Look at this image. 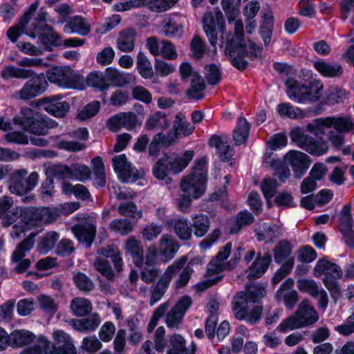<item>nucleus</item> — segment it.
Listing matches in <instances>:
<instances>
[{
	"mask_svg": "<svg viewBox=\"0 0 354 354\" xmlns=\"http://www.w3.org/2000/svg\"><path fill=\"white\" fill-rule=\"evenodd\" d=\"M319 315L308 299L303 300L292 316L284 319L277 328L282 333L311 325L317 322Z\"/></svg>",
	"mask_w": 354,
	"mask_h": 354,
	"instance_id": "obj_7",
	"label": "nucleus"
},
{
	"mask_svg": "<svg viewBox=\"0 0 354 354\" xmlns=\"http://www.w3.org/2000/svg\"><path fill=\"white\" fill-rule=\"evenodd\" d=\"M291 140L297 147L305 150L313 156H322L328 150L326 142L322 140H315L309 135L305 133L301 127L294 128L290 133Z\"/></svg>",
	"mask_w": 354,
	"mask_h": 354,
	"instance_id": "obj_12",
	"label": "nucleus"
},
{
	"mask_svg": "<svg viewBox=\"0 0 354 354\" xmlns=\"http://www.w3.org/2000/svg\"><path fill=\"white\" fill-rule=\"evenodd\" d=\"M20 113L21 115L14 117L13 122L30 133L44 136L53 127L52 120L30 108H22Z\"/></svg>",
	"mask_w": 354,
	"mask_h": 354,
	"instance_id": "obj_6",
	"label": "nucleus"
},
{
	"mask_svg": "<svg viewBox=\"0 0 354 354\" xmlns=\"http://www.w3.org/2000/svg\"><path fill=\"white\" fill-rule=\"evenodd\" d=\"M59 238L58 233L55 232H47L38 243V250L41 253H47L54 248Z\"/></svg>",
	"mask_w": 354,
	"mask_h": 354,
	"instance_id": "obj_55",
	"label": "nucleus"
},
{
	"mask_svg": "<svg viewBox=\"0 0 354 354\" xmlns=\"http://www.w3.org/2000/svg\"><path fill=\"white\" fill-rule=\"evenodd\" d=\"M221 43H225V53L232 64L239 70L246 68L245 56L254 57L260 51L252 41H245L243 38V25L241 20L235 21L234 33L224 32L222 27Z\"/></svg>",
	"mask_w": 354,
	"mask_h": 354,
	"instance_id": "obj_1",
	"label": "nucleus"
},
{
	"mask_svg": "<svg viewBox=\"0 0 354 354\" xmlns=\"http://www.w3.org/2000/svg\"><path fill=\"white\" fill-rule=\"evenodd\" d=\"M136 35V31L133 29L121 31L117 39V48L124 53L133 51L135 47Z\"/></svg>",
	"mask_w": 354,
	"mask_h": 354,
	"instance_id": "obj_39",
	"label": "nucleus"
},
{
	"mask_svg": "<svg viewBox=\"0 0 354 354\" xmlns=\"http://www.w3.org/2000/svg\"><path fill=\"white\" fill-rule=\"evenodd\" d=\"M136 68L139 74L145 79H150L153 75V71L149 60L141 51L137 55Z\"/></svg>",
	"mask_w": 354,
	"mask_h": 354,
	"instance_id": "obj_50",
	"label": "nucleus"
},
{
	"mask_svg": "<svg viewBox=\"0 0 354 354\" xmlns=\"http://www.w3.org/2000/svg\"><path fill=\"white\" fill-rule=\"evenodd\" d=\"M286 94L292 101L301 104L315 103L320 99L323 84L319 80H312L308 85L299 83L297 80L288 78L285 82Z\"/></svg>",
	"mask_w": 354,
	"mask_h": 354,
	"instance_id": "obj_3",
	"label": "nucleus"
},
{
	"mask_svg": "<svg viewBox=\"0 0 354 354\" xmlns=\"http://www.w3.org/2000/svg\"><path fill=\"white\" fill-rule=\"evenodd\" d=\"M33 71L8 65L6 66L1 71V75L4 80L11 78L28 79L32 77Z\"/></svg>",
	"mask_w": 354,
	"mask_h": 354,
	"instance_id": "obj_47",
	"label": "nucleus"
},
{
	"mask_svg": "<svg viewBox=\"0 0 354 354\" xmlns=\"http://www.w3.org/2000/svg\"><path fill=\"white\" fill-rule=\"evenodd\" d=\"M47 78L50 82L62 87L79 90L85 88L84 77L75 74L70 68H54L48 72Z\"/></svg>",
	"mask_w": 354,
	"mask_h": 354,
	"instance_id": "obj_13",
	"label": "nucleus"
},
{
	"mask_svg": "<svg viewBox=\"0 0 354 354\" xmlns=\"http://www.w3.org/2000/svg\"><path fill=\"white\" fill-rule=\"evenodd\" d=\"M65 33H77L81 36H86L91 32V25L88 21L82 16H75L69 19L63 28Z\"/></svg>",
	"mask_w": 354,
	"mask_h": 354,
	"instance_id": "obj_27",
	"label": "nucleus"
},
{
	"mask_svg": "<svg viewBox=\"0 0 354 354\" xmlns=\"http://www.w3.org/2000/svg\"><path fill=\"white\" fill-rule=\"evenodd\" d=\"M178 0H134L115 4L117 11L129 10L133 8L147 6L153 12H165L172 8Z\"/></svg>",
	"mask_w": 354,
	"mask_h": 354,
	"instance_id": "obj_15",
	"label": "nucleus"
},
{
	"mask_svg": "<svg viewBox=\"0 0 354 354\" xmlns=\"http://www.w3.org/2000/svg\"><path fill=\"white\" fill-rule=\"evenodd\" d=\"M330 127H333L339 133L354 132V122L350 117L320 118L308 123L306 125V130L316 136H319L324 134V129Z\"/></svg>",
	"mask_w": 354,
	"mask_h": 354,
	"instance_id": "obj_9",
	"label": "nucleus"
},
{
	"mask_svg": "<svg viewBox=\"0 0 354 354\" xmlns=\"http://www.w3.org/2000/svg\"><path fill=\"white\" fill-rule=\"evenodd\" d=\"M295 281L292 278H288L281 283L280 288L275 293V299L277 301H283L288 309H292L298 301V293L293 290Z\"/></svg>",
	"mask_w": 354,
	"mask_h": 354,
	"instance_id": "obj_22",
	"label": "nucleus"
},
{
	"mask_svg": "<svg viewBox=\"0 0 354 354\" xmlns=\"http://www.w3.org/2000/svg\"><path fill=\"white\" fill-rule=\"evenodd\" d=\"M37 3L31 4L28 11L23 15L19 24L10 28L7 31V36L12 42H15L26 29V26L29 22L31 17L37 9Z\"/></svg>",
	"mask_w": 354,
	"mask_h": 354,
	"instance_id": "obj_29",
	"label": "nucleus"
},
{
	"mask_svg": "<svg viewBox=\"0 0 354 354\" xmlns=\"http://www.w3.org/2000/svg\"><path fill=\"white\" fill-rule=\"evenodd\" d=\"M183 25L174 19H169L162 28V32L166 37H180L183 34Z\"/></svg>",
	"mask_w": 354,
	"mask_h": 354,
	"instance_id": "obj_57",
	"label": "nucleus"
},
{
	"mask_svg": "<svg viewBox=\"0 0 354 354\" xmlns=\"http://www.w3.org/2000/svg\"><path fill=\"white\" fill-rule=\"evenodd\" d=\"M101 323V318L98 313H92L88 317L73 322V328L81 333L94 331Z\"/></svg>",
	"mask_w": 354,
	"mask_h": 354,
	"instance_id": "obj_34",
	"label": "nucleus"
},
{
	"mask_svg": "<svg viewBox=\"0 0 354 354\" xmlns=\"http://www.w3.org/2000/svg\"><path fill=\"white\" fill-rule=\"evenodd\" d=\"M207 173L205 158L196 159L191 174L181 180L180 189L194 199L200 198L206 189Z\"/></svg>",
	"mask_w": 354,
	"mask_h": 354,
	"instance_id": "obj_4",
	"label": "nucleus"
},
{
	"mask_svg": "<svg viewBox=\"0 0 354 354\" xmlns=\"http://www.w3.org/2000/svg\"><path fill=\"white\" fill-rule=\"evenodd\" d=\"M71 167L62 165H52L46 168V174L48 176L61 179H71Z\"/></svg>",
	"mask_w": 354,
	"mask_h": 354,
	"instance_id": "obj_53",
	"label": "nucleus"
},
{
	"mask_svg": "<svg viewBox=\"0 0 354 354\" xmlns=\"http://www.w3.org/2000/svg\"><path fill=\"white\" fill-rule=\"evenodd\" d=\"M354 221L351 214V205L345 204L339 214V227L346 239V244L350 247L354 246L353 227Z\"/></svg>",
	"mask_w": 354,
	"mask_h": 354,
	"instance_id": "obj_21",
	"label": "nucleus"
},
{
	"mask_svg": "<svg viewBox=\"0 0 354 354\" xmlns=\"http://www.w3.org/2000/svg\"><path fill=\"white\" fill-rule=\"evenodd\" d=\"M284 162L290 166L297 178L304 176L311 164L310 158L304 152L290 150L283 156Z\"/></svg>",
	"mask_w": 354,
	"mask_h": 354,
	"instance_id": "obj_16",
	"label": "nucleus"
},
{
	"mask_svg": "<svg viewBox=\"0 0 354 354\" xmlns=\"http://www.w3.org/2000/svg\"><path fill=\"white\" fill-rule=\"evenodd\" d=\"M270 261V256L268 254L263 257L259 254L249 268L247 277L249 279L260 277L267 270Z\"/></svg>",
	"mask_w": 354,
	"mask_h": 354,
	"instance_id": "obj_37",
	"label": "nucleus"
},
{
	"mask_svg": "<svg viewBox=\"0 0 354 354\" xmlns=\"http://www.w3.org/2000/svg\"><path fill=\"white\" fill-rule=\"evenodd\" d=\"M124 250L132 257L136 266H140L143 261V249L141 242L134 236L129 237L124 246Z\"/></svg>",
	"mask_w": 354,
	"mask_h": 354,
	"instance_id": "obj_41",
	"label": "nucleus"
},
{
	"mask_svg": "<svg viewBox=\"0 0 354 354\" xmlns=\"http://www.w3.org/2000/svg\"><path fill=\"white\" fill-rule=\"evenodd\" d=\"M170 173H171V170L165 157L160 158L153 167V174L157 179L163 180Z\"/></svg>",
	"mask_w": 354,
	"mask_h": 354,
	"instance_id": "obj_64",
	"label": "nucleus"
},
{
	"mask_svg": "<svg viewBox=\"0 0 354 354\" xmlns=\"http://www.w3.org/2000/svg\"><path fill=\"white\" fill-rule=\"evenodd\" d=\"M254 220V216L249 212L246 210L240 212L236 216L234 225L231 227L230 233H237L241 227L252 223Z\"/></svg>",
	"mask_w": 354,
	"mask_h": 354,
	"instance_id": "obj_56",
	"label": "nucleus"
},
{
	"mask_svg": "<svg viewBox=\"0 0 354 354\" xmlns=\"http://www.w3.org/2000/svg\"><path fill=\"white\" fill-rule=\"evenodd\" d=\"M250 125L245 118L239 117L234 130L233 138L236 145H240L245 142L248 137Z\"/></svg>",
	"mask_w": 354,
	"mask_h": 354,
	"instance_id": "obj_49",
	"label": "nucleus"
},
{
	"mask_svg": "<svg viewBox=\"0 0 354 354\" xmlns=\"http://www.w3.org/2000/svg\"><path fill=\"white\" fill-rule=\"evenodd\" d=\"M109 228L111 231L124 236L132 232L133 225L131 221L127 219H115L111 222Z\"/></svg>",
	"mask_w": 354,
	"mask_h": 354,
	"instance_id": "obj_59",
	"label": "nucleus"
},
{
	"mask_svg": "<svg viewBox=\"0 0 354 354\" xmlns=\"http://www.w3.org/2000/svg\"><path fill=\"white\" fill-rule=\"evenodd\" d=\"M59 216L57 209H50L49 207H27L26 212V218L22 225H15V231L12 233L13 238H17L25 230H29L33 227H39L43 224H48L54 222Z\"/></svg>",
	"mask_w": 354,
	"mask_h": 354,
	"instance_id": "obj_5",
	"label": "nucleus"
},
{
	"mask_svg": "<svg viewBox=\"0 0 354 354\" xmlns=\"http://www.w3.org/2000/svg\"><path fill=\"white\" fill-rule=\"evenodd\" d=\"M297 287L300 292L307 293L314 298H317L318 291L321 289L314 280L307 279L298 280Z\"/></svg>",
	"mask_w": 354,
	"mask_h": 354,
	"instance_id": "obj_58",
	"label": "nucleus"
},
{
	"mask_svg": "<svg viewBox=\"0 0 354 354\" xmlns=\"http://www.w3.org/2000/svg\"><path fill=\"white\" fill-rule=\"evenodd\" d=\"M270 166L273 169L274 176L279 178L280 183H277V179L272 178H266L262 180L261 189L268 201L274 196L277 187L290 176L289 169L279 160H273Z\"/></svg>",
	"mask_w": 354,
	"mask_h": 354,
	"instance_id": "obj_14",
	"label": "nucleus"
},
{
	"mask_svg": "<svg viewBox=\"0 0 354 354\" xmlns=\"http://www.w3.org/2000/svg\"><path fill=\"white\" fill-rule=\"evenodd\" d=\"M209 144L216 149L217 153L222 160L228 161L232 156L233 150L228 145L227 137L213 136L209 139Z\"/></svg>",
	"mask_w": 354,
	"mask_h": 354,
	"instance_id": "obj_35",
	"label": "nucleus"
},
{
	"mask_svg": "<svg viewBox=\"0 0 354 354\" xmlns=\"http://www.w3.org/2000/svg\"><path fill=\"white\" fill-rule=\"evenodd\" d=\"M173 127L178 136H187L194 131V126L187 122L185 115L181 113L176 114Z\"/></svg>",
	"mask_w": 354,
	"mask_h": 354,
	"instance_id": "obj_52",
	"label": "nucleus"
},
{
	"mask_svg": "<svg viewBox=\"0 0 354 354\" xmlns=\"http://www.w3.org/2000/svg\"><path fill=\"white\" fill-rule=\"evenodd\" d=\"M95 88L100 91L108 89L109 84L106 82V76L97 71L91 73L84 80V86Z\"/></svg>",
	"mask_w": 354,
	"mask_h": 354,
	"instance_id": "obj_51",
	"label": "nucleus"
},
{
	"mask_svg": "<svg viewBox=\"0 0 354 354\" xmlns=\"http://www.w3.org/2000/svg\"><path fill=\"white\" fill-rule=\"evenodd\" d=\"M293 245L286 240L280 241L273 249L274 261L279 264L289 262L292 260L295 263V258L292 256Z\"/></svg>",
	"mask_w": 354,
	"mask_h": 354,
	"instance_id": "obj_31",
	"label": "nucleus"
},
{
	"mask_svg": "<svg viewBox=\"0 0 354 354\" xmlns=\"http://www.w3.org/2000/svg\"><path fill=\"white\" fill-rule=\"evenodd\" d=\"M203 24L204 31L206 33L210 44L214 48V53H216L217 32L215 28V20L212 15L205 14L203 18Z\"/></svg>",
	"mask_w": 354,
	"mask_h": 354,
	"instance_id": "obj_48",
	"label": "nucleus"
},
{
	"mask_svg": "<svg viewBox=\"0 0 354 354\" xmlns=\"http://www.w3.org/2000/svg\"><path fill=\"white\" fill-rule=\"evenodd\" d=\"M205 88L203 78L198 73L194 74V78L191 79V86L187 90V94L189 98L199 100L204 97Z\"/></svg>",
	"mask_w": 354,
	"mask_h": 354,
	"instance_id": "obj_46",
	"label": "nucleus"
},
{
	"mask_svg": "<svg viewBox=\"0 0 354 354\" xmlns=\"http://www.w3.org/2000/svg\"><path fill=\"white\" fill-rule=\"evenodd\" d=\"M118 211L120 215L136 219L140 218L142 216V212L138 211L136 204L132 202L120 205Z\"/></svg>",
	"mask_w": 354,
	"mask_h": 354,
	"instance_id": "obj_62",
	"label": "nucleus"
},
{
	"mask_svg": "<svg viewBox=\"0 0 354 354\" xmlns=\"http://www.w3.org/2000/svg\"><path fill=\"white\" fill-rule=\"evenodd\" d=\"M179 249L177 241L171 236L164 234L159 241V251L162 261L167 263L171 260Z\"/></svg>",
	"mask_w": 354,
	"mask_h": 354,
	"instance_id": "obj_26",
	"label": "nucleus"
},
{
	"mask_svg": "<svg viewBox=\"0 0 354 354\" xmlns=\"http://www.w3.org/2000/svg\"><path fill=\"white\" fill-rule=\"evenodd\" d=\"M62 191L66 195L73 194L75 198L82 201L91 198V194L88 189L82 184L73 185L69 183H64L62 185Z\"/></svg>",
	"mask_w": 354,
	"mask_h": 354,
	"instance_id": "obj_43",
	"label": "nucleus"
},
{
	"mask_svg": "<svg viewBox=\"0 0 354 354\" xmlns=\"http://www.w3.org/2000/svg\"><path fill=\"white\" fill-rule=\"evenodd\" d=\"M239 261V257L237 259H230L227 263H223L221 260L214 258L207 264L206 276L207 277L214 276H215L214 277H218V275L225 270L232 269L237 264Z\"/></svg>",
	"mask_w": 354,
	"mask_h": 354,
	"instance_id": "obj_38",
	"label": "nucleus"
},
{
	"mask_svg": "<svg viewBox=\"0 0 354 354\" xmlns=\"http://www.w3.org/2000/svg\"><path fill=\"white\" fill-rule=\"evenodd\" d=\"M71 309L73 314L77 317L88 315L93 309L91 302L86 298L75 297L71 302Z\"/></svg>",
	"mask_w": 354,
	"mask_h": 354,
	"instance_id": "obj_44",
	"label": "nucleus"
},
{
	"mask_svg": "<svg viewBox=\"0 0 354 354\" xmlns=\"http://www.w3.org/2000/svg\"><path fill=\"white\" fill-rule=\"evenodd\" d=\"M314 68L323 77L333 78L339 77L343 73V67L338 62H326L322 59L313 63Z\"/></svg>",
	"mask_w": 354,
	"mask_h": 354,
	"instance_id": "obj_25",
	"label": "nucleus"
},
{
	"mask_svg": "<svg viewBox=\"0 0 354 354\" xmlns=\"http://www.w3.org/2000/svg\"><path fill=\"white\" fill-rule=\"evenodd\" d=\"M324 274L325 277L340 278L342 272L341 268L335 263L326 259H319L314 268V276L319 277Z\"/></svg>",
	"mask_w": 354,
	"mask_h": 354,
	"instance_id": "obj_30",
	"label": "nucleus"
},
{
	"mask_svg": "<svg viewBox=\"0 0 354 354\" xmlns=\"http://www.w3.org/2000/svg\"><path fill=\"white\" fill-rule=\"evenodd\" d=\"M36 235V233H30L28 237L21 242L14 251L12 260L14 262H18L17 266L15 267L17 272H22L29 268L30 264V260L28 259H22V258L25 257L26 252L32 248L34 238Z\"/></svg>",
	"mask_w": 354,
	"mask_h": 354,
	"instance_id": "obj_20",
	"label": "nucleus"
},
{
	"mask_svg": "<svg viewBox=\"0 0 354 354\" xmlns=\"http://www.w3.org/2000/svg\"><path fill=\"white\" fill-rule=\"evenodd\" d=\"M71 169V179L84 181L90 178L91 171L88 167L80 164H73Z\"/></svg>",
	"mask_w": 354,
	"mask_h": 354,
	"instance_id": "obj_61",
	"label": "nucleus"
},
{
	"mask_svg": "<svg viewBox=\"0 0 354 354\" xmlns=\"http://www.w3.org/2000/svg\"><path fill=\"white\" fill-rule=\"evenodd\" d=\"M187 261V257L186 256H183L167 266L165 272L158 279V281L151 286L149 300L151 306L154 305L162 298L167 292L174 276L180 271V270L185 265Z\"/></svg>",
	"mask_w": 354,
	"mask_h": 354,
	"instance_id": "obj_8",
	"label": "nucleus"
},
{
	"mask_svg": "<svg viewBox=\"0 0 354 354\" xmlns=\"http://www.w3.org/2000/svg\"><path fill=\"white\" fill-rule=\"evenodd\" d=\"M11 347L21 348L30 345L36 340V335L25 329H17L10 334Z\"/></svg>",
	"mask_w": 354,
	"mask_h": 354,
	"instance_id": "obj_33",
	"label": "nucleus"
},
{
	"mask_svg": "<svg viewBox=\"0 0 354 354\" xmlns=\"http://www.w3.org/2000/svg\"><path fill=\"white\" fill-rule=\"evenodd\" d=\"M191 227L194 229V234L198 237L203 236L209 228V219L207 216L203 214H195L192 217Z\"/></svg>",
	"mask_w": 354,
	"mask_h": 354,
	"instance_id": "obj_45",
	"label": "nucleus"
},
{
	"mask_svg": "<svg viewBox=\"0 0 354 354\" xmlns=\"http://www.w3.org/2000/svg\"><path fill=\"white\" fill-rule=\"evenodd\" d=\"M50 342L44 336H39L33 346L24 349L19 354H41L49 348Z\"/></svg>",
	"mask_w": 354,
	"mask_h": 354,
	"instance_id": "obj_63",
	"label": "nucleus"
},
{
	"mask_svg": "<svg viewBox=\"0 0 354 354\" xmlns=\"http://www.w3.org/2000/svg\"><path fill=\"white\" fill-rule=\"evenodd\" d=\"M169 126L167 115L162 111H156L149 116L145 128L147 130H165Z\"/></svg>",
	"mask_w": 354,
	"mask_h": 354,
	"instance_id": "obj_40",
	"label": "nucleus"
},
{
	"mask_svg": "<svg viewBox=\"0 0 354 354\" xmlns=\"http://www.w3.org/2000/svg\"><path fill=\"white\" fill-rule=\"evenodd\" d=\"M61 99L60 95L45 98L44 100L45 111L55 117H64L68 111L70 106L68 102L61 101Z\"/></svg>",
	"mask_w": 354,
	"mask_h": 354,
	"instance_id": "obj_23",
	"label": "nucleus"
},
{
	"mask_svg": "<svg viewBox=\"0 0 354 354\" xmlns=\"http://www.w3.org/2000/svg\"><path fill=\"white\" fill-rule=\"evenodd\" d=\"M37 301L41 310L46 313L53 315L58 309V304L51 297L41 295L37 297Z\"/></svg>",
	"mask_w": 354,
	"mask_h": 354,
	"instance_id": "obj_60",
	"label": "nucleus"
},
{
	"mask_svg": "<svg viewBox=\"0 0 354 354\" xmlns=\"http://www.w3.org/2000/svg\"><path fill=\"white\" fill-rule=\"evenodd\" d=\"M73 232L77 240L86 247H90L95 236L96 227L91 224L77 225L73 227Z\"/></svg>",
	"mask_w": 354,
	"mask_h": 354,
	"instance_id": "obj_32",
	"label": "nucleus"
},
{
	"mask_svg": "<svg viewBox=\"0 0 354 354\" xmlns=\"http://www.w3.org/2000/svg\"><path fill=\"white\" fill-rule=\"evenodd\" d=\"M277 113L282 118H287L292 120L303 119L306 113L299 107L293 106L289 102H282L277 106Z\"/></svg>",
	"mask_w": 354,
	"mask_h": 354,
	"instance_id": "obj_42",
	"label": "nucleus"
},
{
	"mask_svg": "<svg viewBox=\"0 0 354 354\" xmlns=\"http://www.w3.org/2000/svg\"><path fill=\"white\" fill-rule=\"evenodd\" d=\"M165 225L169 228H173L176 234L181 240L187 241L192 237V227L186 217L178 216L168 219Z\"/></svg>",
	"mask_w": 354,
	"mask_h": 354,
	"instance_id": "obj_24",
	"label": "nucleus"
},
{
	"mask_svg": "<svg viewBox=\"0 0 354 354\" xmlns=\"http://www.w3.org/2000/svg\"><path fill=\"white\" fill-rule=\"evenodd\" d=\"M194 152L193 150H187L182 156L171 155L164 156L166 162L169 165V169L173 174H178L187 167L193 159Z\"/></svg>",
	"mask_w": 354,
	"mask_h": 354,
	"instance_id": "obj_28",
	"label": "nucleus"
},
{
	"mask_svg": "<svg viewBox=\"0 0 354 354\" xmlns=\"http://www.w3.org/2000/svg\"><path fill=\"white\" fill-rule=\"evenodd\" d=\"M53 345L46 354H77L71 337L62 330H55L52 335Z\"/></svg>",
	"mask_w": 354,
	"mask_h": 354,
	"instance_id": "obj_18",
	"label": "nucleus"
},
{
	"mask_svg": "<svg viewBox=\"0 0 354 354\" xmlns=\"http://www.w3.org/2000/svg\"><path fill=\"white\" fill-rule=\"evenodd\" d=\"M13 199L8 196L0 198V218L2 226L7 227L12 225V233L15 231V225H22L24 223L26 208L21 206H13Z\"/></svg>",
	"mask_w": 354,
	"mask_h": 354,
	"instance_id": "obj_11",
	"label": "nucleus"
},
{
	"mask_svg": "<svg viewBox=\"0 0 354 354\" xmlns=\"http://www.w3.org/2000/svg\"><path fill=\"white\" fill-rule=\"evenodd\" d=\"M32 26H33L32 29L27 30V34L32 37H35L39 35V39L45 48H49L57 43L58 36L50 27H46L47 32L45 33L41 32L40 28L37 25L32 24Z\"/></svg>",
	"mask_w": 354,
	"mask_h": 354,
	"instance_id": "obj_36",
	"label": "nucleus"
},
{
	"mask_svg": "<svg viewBox=\"0 0 354 354\" xmlns=\"http://www.w3.org/2000/svg\"><path fill=\"white\" fill-rule=\"evenodd\" d=\"M265 292L263 288L255 284L247 286L245 292H237L232 301V310L235 317L240 320L245 319L250 324L257 322L262 311L259 301L264 296Z\"/></svg>",
	"mask_w": 354,
	"mask_h": 354,
	"instance_id": "obj_2",
	"label": "nucleus"
},
{
	"mask_svg": "<svg viewBox=\"0 0 354 354\" xmlns=\"http://www.w3.org/2000/svg\"><path fill=\"white\" fill-rule=\"evenodd\" d=\"M171 348L168 350L167 354H189L185 346V339L179 335H173L169 337Z\"/></svg>",
	"mask_w": 354,
	"mask_h": 354,
	"instance_id": "obj_54",
	"label": "nucleus"
},
{
	"mask_svg": "<svg viewBox=\"0 0 354 354\" xmlns=\"http://www.w3.org/2000/svg\"><path fill=\"white\" fill-rule=\"evenodd\" d=\"M46 87L47 82L44 75H32L19 91V96L22 100H30L44 93Z\"/></svg>",
	"mask_w": 354,
	"mask_h": 354,
	"instance_id": "obj_19",
	"label": "nucleus"
},
{
	"mask_svg": "<svg viewBox=\"0 0 354 354\" xmlns=\"http://www.w3.org/2000/svg\"><path fill=\"white\" fill-rule=\"evenodd\" d=\"M112 162L114 171L122 182L133 183L138 178V170L127 161L125 154L115 156Z\"/></svg>",
	"mask_w": 354,
	"mask_h": 354,
	"instance_id": "obj_17",
	"label": "nucleus"
},
{
	"mask_svg": "<svg viewBox=\"0 0 354 354\" xmlns=\"http://www.w3.org/2000/svg\"><path fill=\"white\" fill-rule=\"evenodd\" d=\"M39 174L36 171L28 176L26 169L15 170L8 180V189L17 196H24L31 192L37 185Z\"/></svg>",
	"mask_w": 354,
	"mask_h": 354,
	"instance_id": "obj_10",
	"label": "nucleus"
}]
</instances>
